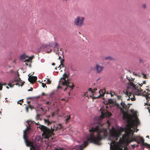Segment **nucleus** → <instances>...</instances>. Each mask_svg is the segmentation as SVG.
Segmentation results:
<instances>
[{
    "label": "nucleus",
    "instance_id": "obj_57",
    "mask_svg": "<svg viewBox=\"0 0 150 150\" xmlns=\"http://www.w3.org/2000/svg\"><path fill=\"white\" fill-rule=\"evenodd\" d=\"M146 137H148V138H149V136H147Z\"/></svg>",
    "mask_w": 150,
    "mask_h": 150
},
{
    "label": "nucleus",
    "instance_id": "obj_44",
    "mask_svg": "<svg viewBox=\"0 0 150 150\" xmlns=\"http://www.w3.org/2000/svg\"><path fill=\"white\" fill-rule=\"evenodd\" d=\"M54 46L56 47H57V46H58V45L57 43L56 42H55V43Z\"/></svg>",
    "mask_w": 150,
    "mask_h": 150
},
{
    "label": "nucleus",
    "instance_id": "obj_6",
    "mask_svg": "<svg viewBox=\"0 0 150 150\" xmlns=\"http://www.w3.org/2000/svg\"><path fill=\"white\" fill-rule=\"evenodd\" d=\"M21 79L19 77H16L15 78L11 83H9L8 85L11 87H12L14 85L18 86H22L25 83L24 82H21Z\"/></svg>",
    "mask_w": 150,
    "mask_h": 150
},
{
    "label": "nucleus",
    "instance_id": "obj_48",
    "mask_svg": "<svg viewBox=\"0 0 150 150\" xmlns=\"http://www.w3.org/2000/svg\"><path fill=\"white\" fill-rule=\"evenodd\" d=\"M62 88V87L61 86H60V85L58 86V87H57V88L58 89H59V88Z\"/></svg>",
    "mask_w": 150,
    "mask_h": 150
},
{
    "label": "nucleus",
    "instance_id": "obj_1",
    "mask_svg": "<svg viewBox=\"0 0 150 150\" xmlns=\"http://www.w3.org/2000/svg\"><path fill=\"white\" fill-rule=\"evenodd\" d=\"M102 124H95L92 128L89 130L90 134L87 137V141L91 143H93L95 144H99L100 142L102 139L101 134L105 136L106 130L102 127Z\"/></svg>",
    "mask_w": 150,
    "mask_h": 150
},
{
    "label": "nucleus",
    "instance_id": "obj_43",
    "mask_svg": "<svg viewBox=\"0 0 150 150\" xmlns=\"http://www.w3.org/2000/svg\"><path fill=\"white\" fill-rule=\"evenodd\" d=\"M33 90V88H31L30 89L28 90V91H32Z\"/></svg>",
    "mask_w": 150,
    "mask_h": 150
},
{
    "label": "nucleus",
    "instance_id": "obj_61",
    "mask_svg": "<svg viewBox=\"0 0 150 150\" xmlns=\"http://www.w3.org/2000/svg\"><path fill=\"white\" fill-rule=\"evenodd\" d=\"M59 111V109H58V110H57V112H58Z\"/></svg>",
    "mask_w": 150,
    "mask_h": 150
},
{
    "label": "nucleus",
    "instance_id": "obj_64",
    "mask_svg": "<svg viewBox=\"0 0 150 150\" xmlns=\"http://www.w3.org/2000/svg\"><path fill=\"white\" fill-rule=\"evenodd\" d=\"M56 54H58V52H57V53H56Z\"/></svg>",
    "mask_w": 150,
    "mask_h": 150
},
{
    "label": "nucleus",
    "instance_id": "obj_56",
    "mask_svg": "<svg viewBox=\"0 0 150 150\" xmlns=\"http://www.w3.org/2000/svg\"><path fill=\"white\" fill-rule=\"evenodd\" d=\"M39 115H37V117H39Z\"/></svg>",
    "mask_w": 150,
    "mask_h": 150
},
{
    "label": "nucleus",
    "instance_id": "obj_20",
    "mask_svg": "<svg viewBox=\"0 0 150 150\" xmlns=\"http://www.w3.org/2000/svg\"><path fill=\"white\" fill-rule=\"evenodd\" d=\"M136 119L135 120H132L133 122L132 123V125L133 126H134V125H135V123H136L137 124H138L139 123V120L138 119V118L137 117H136Z\"/></svg>",
    "mask_w": 150,
    "mask_h": 150
},
{
    "label": "nucleus",
    "instance_id": "obj_10",
    "mask_svg": "<svg viewBox=\"0 0 150 150\" xmlns=\"http://www.w3.org/2000/svg\"><path fill=\"white\" fill-rule=\"evenodd\" d=\"M121 130L123 132L125 131V135L123 136V137L125 139H130V137L133 135V133L131 130H126L125 128H122Z\"/></svg>",
    "mask_w": 150,
    "mask_h": 150
},
{
    "label": "nucleus",
    "instance_id": "obj_30",
    "mask_svg": "<svg viewBox=\"0 0 150 150\" xmlns=\"http://www.w3.org/2000/svg\"><path fill=\"white\" fill-rule=\"evenodd\" d=\"M88 144V143L87 141L84 142H83L84 147H86Z\"/></svg>",
    "mask_w": 150,
    "mask_h": 150
},
{
    "label": "nucleus",
    "instance_id": "obj_51",
    "mask_svg": "<svg viewBox=\"0 0 150 150\" xmlns=\"http://www.w3.org/2000/svg\"><path fill=\"white\" fill-rule=\"evenodd\" d=\"M52 65L53 66H54L55 65V64L54 63H53L52 64Z\"/></svg>",
    "mask_w": 150,
    "mask_h": 150
},
{
    "label": "nucleus",
    "instance_id": "obj_34",
    "mask_svg": "<svg viewBox=\"0 0 150 150\" xmlns=\"http://www.w3.org/2000/svg\"><path fill=\"white\" fill-rule=\"evenodd\" d=\"M58 149L59 150H68L65 148L62 147H59Z\"/></svg>",
    "mask_w": 150,
    "mask_h": 150
},
{
    "label": "nucleus",
    "instance_id": "obj_53",
    "mask_svg": "<svg viewBox=\"0 0 150 150\" xmlns=\"http://www.w3.org/2000/svg\"><path fill=\"white\" fill-rule=\"evenodd\" d=\"M54 150H59V149L57 148H55Z\"/></svg>",
    "mask_w": 150,
    "mask_h": 150
},
{
    "label": "nucleus",
    "instance_id": "obj_39",
    "mask_svg": "<svg viewBox=\"0 0 150 150\" xmlns=\"http://www.w3.org/2000/svg\"><path fill=\"white\" fill-rule=\"evenodd\" d=\"M3 84H1V85H0V90H2V86H3Z\"/></svg>",
    "mask_w": 150,
    "mask_h": 150
},
{
    "label": "nucleus",
    "instance_id": "obj_21",
    "mask_svg": "<svg viewBox=\"0 0 150 150\" xmlns=\"http://www.w3.org/2000/svg\"><path fill=\"white\" fill-rule=\"evenodd\" d=\"M52 47L50 45L48 46H47V48L48 49V50L47 51V52L48 53H50L52 51Z\"/></svg>",
    "mask_w": 150,
    "mask_h": 150
},
{
    "label": "nucleus",
    "instance_id": "obj_12",
    "mask_svg": "<svg viewBox=\"0 0 150 150\" xmlns=\"http://www.w3.org/2000/svg\"><path fill=\"white\" fill-rule=\"evenodd\" d=\"M94 69L96 71V73L97 74H100L103 71L104 67L98 64H97L96 65Z\"/></svg>",
    "mask_w": 150,
    "mask_h": 150
},
{
    "label": "nucleus",
    "instance_id": "obj_25",
    "mask_svg": "<svg viewBox=\"0 0 150 150\" xmlns=\"http://www.w3.org/2000/svg\"><path fill=\"white\" fill-rule=\"evenodd\" d=\"M64 61V59H63L62 60H61L60 61L61 64L59 65V67L61 68V67H63L64 66L62 63Z\"/></svg>",
    "mask_w": 150,
    "mask_h": 150
},
{
    "label": "nucleus",
    "instance_id": "obj_54",
    "mask_svg": "<svg viewBox=\"0 0 150 150\" xmlns=\"http://www.w3.org/2000/svg\"><path fill=\"white\" fill-rule=\"evenodd\" d=\"M25 65H26L27 66H28V64H27V62H25Z\"/></svg>",
    "mask_w": 150,
    "mask_h": 150
},
{
    "label": "nucleus",
    "instance_id": "obj_32",
    "mask_svg": "<svg viewBox=\"0 0 150 150\" xmlns=\"http://www.w3.org/2000/svg\"><path fill=\"white\" fill-rule=\"evenodd\" d=\"M88 91H89V92H91V93H92L91 94H92V95L93 94V91L92 90V89H91V88H89V89H88Z\"/></svg>",
    "mask_w": 150,
    "mask_h": 150
},
{
    "label": "nucleus",
    "instance_id": "obj_28",
    "mask_svg": "<svg viewBox=\"0 0 150 150\" xmlns=\"http://www.w3.org/2000/svg\"><path fill=\"white\" fill-rule=\"evenodd\" d=\"M141 6L144 9H146L147 7L146 5L145 4H142Z\"/></svg>",
    "mask_w": 150,
    "mask_h": 150
},
{
    "label": "nucleus",
    "instance_id": "obj_62",
    "mask_svg": "<svg viewBox=\"0 0 150 150\" xmlns=\"http://www.w3.org/2000/svg\"><path fill=\"white\" fill-rule=\"evenodd\" d=\"M57 51H58L59 50L58 48H57Z\"/></svg>",
    "mask_w": 150,
    "mask_h": 150
},
{
    "label": "nucleus",
    "instance_id": "obj_45",
    "mask_svg": "<svg viewBox=\"0 0 150 150\" xmlns=\"http://www.w3.org/2000/svg\"><path fill=\"white\" fill-rule=\"evenodd\" d=\"M55 114L54 112L52 113V117H53L54 115Z\"/></svg>",
    "mask_w": 150,
    "mask_h": 150
},
{
    "label": "nucleus",
    "instance_id": "obj_58",
    "mask_svg": "<svg viewBox=\"0 0 150 150\" xmlns=\"http://www.w3.org/2000/svg\"><path fill=\"white\" fill-rule=\"evenodd\" d=\"M63 1H65L66 2L67 1V0H63Z\"/></svg>",
    "mask_w": 150,
    "mask_h": 150
},
{
    "label": "nucleus",
    "instance_id": "obj_52",
    "mask_svg": "<svg viewBox=\"0 0 150 150\" xmlns=\"http://www.w3.org/2000/svg\"><path fill=\"white\" fill-rule=\"evenodd\" d=\"M19 101H21L23 103V99H22L21 100H19Z\"/></svg>",
    "mask_w": 150,
    "mask_h": 150
},
{
    "label": "nucleus",
    "instance_id": "obj_59",
    "mask_svg": "<svg viewBox=\"0 0 150 150\" xmlns=\"http://www.w3.org/2000/svg\"><path fill=\"white\" fill-rule=\"evenodd\" d=\"M138 130H139V129H137V130H136V132H137V131H138Z\"/></svg>",
    "mask_w": 150,
    "mask_h": 150
},
{
    "label": "nucleus",
    "instance_id": "obj_42",
    "mask_svg": "<svg viewBox=\"0 0 150 150\" xmlns=\"http://www.w3.org/2000/svg\"><path fill=\"white\" fill-rule=\"evenodd\" d=\"M149 106H150V104H149ZM147 109L149 110V112L150 114V107H148L147 108Z\"/></svg>",
    "mask_w": 150,
    "mask_h": 150
},
{
    "label": "nucleus",
    "instance_id": "obj_27",
    "mask_svg": "<svg viewBox=\"0 0 150 150\" xmlns=\"http://www.w3.org/2000/svg\"><path fill=\"white\" fill-rule=\"evenodd\" d=\"M26 55L25 54H23L21 55L20 57V59H25L26 57Z\"/></svg>",
    "mask_w": 150,
    "mask_h": 150
},
{
    "label": "nucleus",
    "instance_id": "obj_35",
    "mask_svg": "<svg viewBox=\"0 0 150 150\" xmlns=\"http://www.w3.org/2000/svg\"><path fill=\"white\" fill-rule=\"evenodd\" d=\"M51 81L49 79H47V83H48L49 84H50L51 83Z\"/></svg>",
    "mask_w": 150,
    "mask_h": 150
},
{
    "label": "nucleus",
    "instance_id": "obj_14",
    "mask_svg": "<svg viewBox=\"0 0 150 150\" xmlns=\"http://www.w3.org/2000/svg\"><path fill=\"white\" fill-rule=\"evenodd\" d=\"M132 138L130 139H126L127 140L129 143H130L132 142L135 141L137 142V141H138V139L137 138V137H131Z\"/></svg>",
    "mask_w": 150,
    "mask_h": 150
},
{
    "label": "nucleus",
    "instance_id": "obj_4",
    "mask_svg": "<svg viewBox=\"0 0 150 150\" xmlns=\"http://www.w3.org/2000/svg\"><path fill=\"white\" fill-rule=\"evenodd\" d=\"M68 75L64 73L63 75V77L60 79L59 81V84L60 85L66 86V87L64 90V91H65L67 90V88L69 87L71 88L70 90H71L74 87V86L73 83L71 82L69 80H68Z\"/></svg>",
    "mask_w": 150,
    "mask_h": 150
},
{
    "label": "nucleus",
    "instance_id": "obj_3",
    "mask_svg": "<svg viewBox=\"0 0 150 150\" xmlns=\"http://www.w3.org/2000/svg\"><path fill=\"white\" fill-rule=\"evenodd\" d=\"M129 82L128 83V87L125 93L127 95H130L131 92L129 91L130 89L132 91H141L144 92V90L141 87H142V83H138L134 81V79L130 77H127Z\"/></svg>",
    "mask_w": 150,
    "mask_h": 150
},
{
    "label": "nucleus",
    "instance_id": "obj_31",
    "mask_svg": "<svg viewBox=\"0 0 150 150\" xmlns=\"http://www.w3.org/2000/svg\"><path fill=\"white\" fill-rule=\"evenodd\" d=\"M110 94L111 97H113L114 95H115V93L114 92H111L110 93Z\"/></svg>",
    "mask_w": 150,
    "mask_h": 150
},
{
    "label": "nucleus",
    "instance_id": "obj_22",
    "mask_svg": "<svg viewBox=\"0 0 150 150\" xmlns=\"http://www.w3.org/2000/svg\"><path fill=\"white\" fill-rule=\"evenodd\" d=\"M105 59L106 60H113L114 59L112 57H110V56H108L106 57L105 58Z\"/></svg>",
    "mask_w": 150,
    "mask_h": 150
},
{
    "label": "nucleus",
    "instance_id": "obj_40",
    "mask_svg": "<svg viewBox=\"0 0 150 150\" xmlns=\"http://www.w3.org/2000/svg\"><path fill=\"white\" fill-rule=\"evenodd\" d=\"M51 103L50 101H47L46 103V104L47 105H49Z\"/></svg>",
    "mask_w": 150,
    "mask_h": 150
},
{
    "label": "nucleus",
    "instance_id": "obj_7",
    "mask_svg": "<svg viewBox=\"0 0 150 150\" xmlns=\"http://www.w3.org/2000/svg\"><path fill=\"white\" fill-rule=\"evenodd\" d=\"M30 127L27 126L26 129L24 131L23 138L25 140L26 146H30L33 148L34 147L33 145L32 142L31 141H29L27 140L26 135L28 132L30 130Z\"/></svg>",
    "mask_w": 150,
    "mask_h": 150
},
{
    "label": "nucleus",
    "instance_id": "obj_17",
    "mask_svg": "<svg viewBox=\"0 0 150 150\" xmlns=\"http://www.w3.org/2000/svg\"><path fill=\"white\" fill-rule=\"evenodd\" d=\"M115 147L117 150H123L122 147L120 143H117Z\"/></svg>",
    "mask_w": 150,
    "mask_h": 150
},
{
    "label": "nucleus",
    "instance_id": "obj_2",
    "mask_svg": "<svg viewBox=\"0 0 150 150\" xmlns=\"http://www.w3.org/2000/svg\"><path fill=\"white\" fill-rule=\"evenodd\" d=\"M30 123H34L37 125H40V126L39 127H37V128H40L41 130L43 132V134L44 135H45L46 138H49L50 137H52L54 135L53 133L54 131L55 132L58 131L60 129L62 128V125L61 124L54 125L53 126L51 127V130L48 128L47 127L45 126L44 125H40L39 122L36 123L34 121L31 122L30 121L28 122V124L30 128ZM28 126H27V127Z\"/></svg>",
    "mask_w": 150,
    "mask_h": 150
},
{
    "label": "nucleus",
    "instance_id": "obj_55",
    "mask_svg": "<svg viewBox=\"0 0 150 150\" xmlns=\"http://www.w3.org/2000/svg\"><path fill=\"white\" fill-rule=\"evenodd\" d=\"M107 122L108 123L109 125H110L109 122L108 121H107Z\"/></svg>",
    "mask_w": 150,
    "mask_h": 150
},
{
    "label": "nucleus",
    "instance_id": "obj_33",
    "mask_svg": "<svg viewBox=\"0 0 150 150\" xmlns=\"http://www.w3.org/2000/svg\"><path fill=\"white\" fill-rule=\"evenodd\" d=\"M88 92H86V93H84V94L83 95V97H88V98H89L88 96Z\"/></svg>",
    "mask_w": 150,
    "mask_h": 150
},
{
    "label": "nucleus",
    "instance_id": "obj_60",
    "mask_svg": "<svg viewBox=\"0 0 150 150\" xmlns=\"http://www.w3.org/2000/svg\"><path fill=\"white\" fill-rule=\"evenodd\" d=\"M11 72H13V71L12 70H11Z\"/></svg>",
    "mask_w": 150,
    "mask_h": 150
},
{
    "label": "nucleus",
    "instance_id": "obj_36",
    "mask_svg": "<svg viewBox=\"0 0 150 150\" xmlns=\"http://www.w3.org/2000/svg\"><path fill=\"white\" fill-rule=\"evenodd\" d=\"M42 83V86L43 88H45V87H46L47 88V86L44 83Z\"/></svg>",
    "mask_w": 150,
    "mask_h": 150
},
{
    "label": "nucleus",
    "instance_id": "obj_38",
    "mask_svg": "<svg viewBox=\"0 0 150 150\" xmlns=\"http://www.w3.org/2000/svg\"><path fill=\"white\" fill-rule=\"evenodd\" d=\"M18 103L20 104L21 105H22V102L21 101H19V100L18 101Z\"/></svg>",
    "mask_w": 150,
    "mask_h": 150
},
{
    "label": "nucleus",
    "instance_id": "obj_24",
    "mask_svg": "<svg viewBox=\"0 0 150 150\" xmlns=\"http://www.w3.org/2000/svg\"><path fill=\"white\" fill-rule=\"evenodd\" d=\"M149 86H146V88L145 90H144V92H146L147 93H148L149 92L150 90H149Z\"/></svg>",
    "mask_w": 150,
    "mask_h": 150
},
{
    "label": "nucleus",
    "instance_id": "obj_15",
    "mask_svg": "<svg viewBox=\"0 0 150 150\" xmlns=\"http://www.w3.org/2000/svg\"><path fill=\"white\" fill-rule=\"evenodd\" d=\"M137 138L139 139L138 141H137V143L138 144H139L140 142L142 143V144L143 145H146V144H147L146 143H145L144 142V140L142 137H137Z\"/></svg>",
    "mask_w": 150,
    "mask_h": 150
},
{
    "label": "nucleus",
    "instance_id": "obj_11",
    "mask_svg": "<svg viewBox=\"0 0 150 150\" xmlns=\"http://www.w3.org/2000/svg\"><path fill=\"white\" fill-rule=\"evenodd\" d=\"M100 111L101 113V115L100 117L103 119L105 117H110L112 115L111 113L105 110V108H102Z\"/></svg>",
    "mask_w": 150,
    "mask_h": 150
},
{
    "label": "nucleus",
    "instance_id": "obj_50",
    "mask_svg": "<svg viewBox=\"0 0 150 150\" xmlns=\"http://www.w3.org/2000/svg\"><path fill=\"white\" fill-rule=\"evenodd\" d=\"M42 96H45L46 95L44 93H42Z\"/></svg>",
    "mask_w": 150,
    "mask_h": 150
},
{
    "label": "nucleus",
    "instance_id": "obj_37",
    "mask_svg": "<svg viewBox=\"0 0 150 150\" xmlns=\"http://www.w3.org/2000/svg\"><path fill=\"white\" fill-rule=\"evenodd\" d=\"M142 74L143 75V77L144 78V79L147 78L146 74H143V73H142Z\"/></svg>",
    "mask_w": 150,
    "mask_h": 150
},
{
    "label": "nucleus",
    "instance_id": "obj_8",
    "mask_svg": "<svg viewBox=\"0 0 150 150\" xmlns=\"http://www.w3.org/2000/svg\"><path fill=\"white\" fill-rule=\"evenodd\" d=\"M121 107H120V109L122 112L123 115V118L124 119H127L128 118V116L127 113L124 110L125 109L126 110H127L128 108L124 103L122 102L121 103Z\"/></svg>",
    "mask_w": 150,
    "mask_h": 150
},
{
    "label": "nucleus",
    "instance_id": "obj_18",
    "mask_svg": "<svg viewBox=\"0 0 150 150\" xmlns=\"http://www.w3.org/2000/svg\"><path fill=\"white\" fill-rule=\"evenodd\" d=\"M129 95H127V96H128L129 98L128 99V100H129V98H130L131 100L132 101H134L136 100L135 96H134V95H133V94H132V93L129 96Z\"/></svg>",
    "mask_w": 150,
    "mask_h": 150
},
{
    "label": "nucleus",
    "instance_id": "obj_46",
    "mask_svg": "<svg viewBox=\"0 0 150 150\" xmlns=\"http://www.w3.org/2000/svg\"><path fill=\"white\" fill-rule=\"evenodd\" d=\"M27 103L29 105H30V101H27Z\"/></svg>",
    "mask_w": 150,
    "mask_h": 150
},
{
    "label": "nucleus",
    "instance_id": "obj_26",
    "mask_svg": "<svg viewBox=\"0 0 150 150\" xmlns=\"http://www.w3.org/2000/svg\"><path fill=\"white\" fill-rule=\"evenodd\" d=\"M71 118L70 115H67V118L66 119V123H67L69 121V120Z\"/></svg>",
    "mask_w": 150,
    "mask_h": 150
},
{
    "label": "nucleus",
    "instance_id": "obj_9",
    "mask_svg": "<svg viewBox=\"0 0 150 150\" xmlns=\"http://www.w3.org/2000/svg\"><path fill=\"white\" fill-rule=\"evenodd\" d=\"M110 134L111 137H114V138H116L115 140V141H117L118 140L117 138H119L120 136L121 133L119 131H117L115 128H113L112 130L110 131Z\"/></svg>",
    "mask_w": 150,
    "mask_h": 150
},
{
    "label": "nucleus",
    "instance_id": "obj_13",
    "mask_svg": "<svg viewBox=\"0 0 150 150\" xmlns=\"http://www.w3.org/2000/svg\"><path fill=\"white\" fill-rule=\"evenodd\" d=\"M37 80V77L34 76H29L28 79V81L32 84H33L35 82H36Z\"/></svg>",
    "mask_w": 150,
    "mask_h": 150
},
{
    "label": "nucleus",
    "instance_id": "obj_29",
    "mask_svg": "<svg viewBox=\"0 0 150 150\" xmlns=\"http://www.w3.org/2000/svg\"><path fill=\"white\" fill-rule=\"evenodd\" d=\"M24 62L28 63H30L31 62V60L30 59H25V61H24Z\"/></svg>",
    "mask_w": 150,
    "mask_h": 150
},
{
    "label": "nucleus",
    "instance_id": "obj_63",
    "mask_svg": "<svg viewBox=\"0 0 150 150\" xmlns=\"http://www.w3.org/2000/svg\"><path fill=\"white\" fill-rule=\"evenodd\" d=\"M60 57H60V56H59V59H60Z\"/></svg>",
    "mask_w": 150,
    "mask_h": 150
},
{
    "label": "nucleus",
    "instance_id": "obj_47",
    "mask_svg": "<svg viewBox=\"0 0 150 150\" xmlns=\"http://www.w3.org/2000/svg\"><path fill=\"white\" fill-rule=\"evenodd\" d=\"M142 84H146V81H143V83H142Z\"/></svg>",
    "mask_w": 150,
    "mask_h": 150
},
{
    "label": "nucleus",
    "instance_id": "obj_16",
    "mask_svg": "<svg viewBox=\"0 0 150 150\" xmlns=\"http://www.w3.org/2000/svg\"><path fill=\"white\" fill-rule=\"evenodd\" d=\"M99 92L100 93V96L97 97V98H99L100 96H101L102 97L104 96L105 94V93L106 90L105 89L100 90L99 91Z\"/></svg>",
    "mask_w": 150,
    "mask_h": 150
},
{
    "label": "nucleus",
    "instance_id": "obj_23",
    "mask_svg": "<svg viewBox=\"0 0 150 150\" xmlns=\"http://www.w3.org/2000/svg\"><path fill=\"white\" fill-rule=\"evenodd\" d=\"M44 120L45 123H47V125H49L52 122L49 121L48 120H47L46 119H44Z\"/></svg>",
    "mask_w": 150,
    "mask_h": 150
},
{
    "label": "nucleus",
    "instance_id": "obj_49",
    "mask_svg": "<svg viewBox=\"0 0 150 150\" xmlns=\"http://www.w3.org/2000/svg\"><path fill=\"white\" fill-rule=\"evenodd\" d=\"M146 145H147V146L150 149V144H147Z\"/></svg>",
    "mask_w": 150,
    "mask_h": 150
},
{
    "label": "nucleus",
    "instance_id": "obj_5",
    "mask_svg": "<svg viewBox=\"0 0 150 150\" xmlns=\"http://www.w3.org/2000/svg\"><path fill=\"white\" fill-rule=\"evenodd\" d=\"M85 20L84 17L78 16L74 19L73 22L74 24L76 26L81 27L84 25Z\"/></svg>",
    "mask_w": 150,
    "mask_h": 150
},
{
    "label": "nucleus",
    "instance_id": "obj_41",
    "mask_svg": "<svg viewBox=\"0 0 150 150\" xmlns=\"http://www.w3.org/2000/svg\"><path fill=\"white\" fill-rule=\"evenodd\" d=\"M33 97H30L27 98V99H33Z\"/></svg>",
    "mask_w": 150,
    "mask_h": 150
},
{
    "label": "nucleus",
    "instance_id": "obj_19",
    "mask_svg": "<svg viewBox=\"0 0 150 150\" xmlns=\"http://www.w3.org/2000/svg\"><path fill=\"white\" fill-rule=\"evenodd\" d=\"M29 108H30L31 110L34 108L33 106H32L30 105H29L28 106H26L25 107L26 110L27 112H28V109Z\"/></svg>",
    "mask_w": 150,
    "mask_h": 150
}]
</instances>
